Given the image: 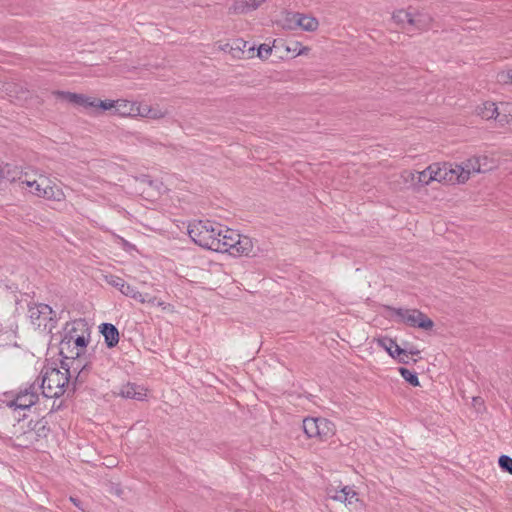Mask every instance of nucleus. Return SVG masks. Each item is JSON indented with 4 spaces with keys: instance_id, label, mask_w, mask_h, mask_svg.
Returning <instances> with one entry per match:
<instances>
[{
    "instance_id": "obj_1",
    "label": "nucleus",
    "mask_w": 512,
    "mask_h": 512,
    "mask_svg": "<svg viewBox=\"0 0 512 512\" xmlns=\"http://www.w3.org/2000/svg\"><path fill=\"white\" fill-rule=\"evenodd\" d=\"M188 234L197 245L209 250L232 256H255L250 237L215 222H193L188 226Z\"/></svg>"
},
{
    "instance_id": "obj_2",
    "label": "nucleus",
    "mask_w": 512,
    "mask_h": 512,
    "mask_svg": "<svg viewBox=\"0 0 512 512\" xmlns=\"http://www.w3.org/2000/svg\"><path fill=\"white\" fill-rule=\"evenodd\" d=\"M5 171L7 179L17 182L26 194L56 202H62L66 198L63 189L41 170L33 167L18 170L7 165L5 170H2Z\"/></svg>"
},
{
    "instance_id": "obj_3",
    "label": "nucleus",
    "mask_w": 512,
    "mask_h": 512,
    "mask_svg": "<svg viewBox=\"0 0 512 512\" xmlns=\"http://www.w3.org/2000/svg\"><path fill=\"white\" fill-rule=\"evenodd\" d=\"M69 369L61 371L57 368H46L42 371V381L38 389H42V393L47 398H58L65 392V387L69 383Z\"/></svg>"
},
{
    "instance_id": "obj_4",
    "label": "nucleus",
    "mask_w": 512,
    "mask_h": 512,
    "mask_svg": "<svg viewBox=\"0 0 512 512\" xmlns=\"http://www.w3.org/2000/svg\"><path fill=\"white\" fill-rule=\"evenodd\" d=\"M72 332H80L79 335H71L70 337H64L61 342V352L63 353L65 349H69L71 346L75 349L71 351V357L78 358L82 354H84L87 344L90 338V331L87 323L82 320L72 321Z\"/></svg>"
},
{
    "instance_id": "obj_5",
    "label": "nucleus",
    "mask_w": 512,
    "mask_h": 512,
    "mask_svg": "<svg viewBox=\"0 0 512 512\" xmlns=\"http://www.w3.org/2000/svg\"><path fill=\"white\" fill-rule=\"evenodd\" d=\"M38 399V387L37 385L32 384L29 387L20 390L11 399L6 396L3 403H5L7 407L12 408L14 413H16L19 410L30 409L37 403Z\"/></svg>"
},
{
    "instance_id": "obj_6",
    "label": "nucleus",
    "mask_w": 512,
    "mask_h": 512,
    "mask_svg": "<svg viewBox=\"0 0 512 512\" xmlns=\"http://www.w3.org/2000/svg\"><path fill=\"white\" fill-rule=\"evenodd\" d=\"M303 430L309 438L326 440L335 433V425L326 418H305Z\"/></svg>"
},
{
    "instance_id": "obj_7",
    "label": "nucleus",
    "mask_w": 512,
    "mask_h": 512,
    "mask_svg": "<svg viewBox=\"0 0 512 512\" xmlns=\"http://www.w3.org/2000/svg\"><path fill=\"white\" fill-rule=\"evenodd\" d=\"M390 310L398 317V321L411 327L429 330L434 326L433 321L417 309L390 308Z\"/></svg>"
},
{
    "instance_id": "obj_8",
    "label": "nucleus",
    "mask_w": 512,
    "mask_h": 512,
    "mask_svg": "<svg viewBox=\"0 0 512 512\" xmlns=\"http://www.w3.org/2000/svg\"><path fill=\"white\" fill-rule=\"evenodd\" d=\"M29 430H23V425L14 426L13 436L17 440H19V445L21 446H28L33 444L35 441L38 440V437L41 435V433H44L46 430L45 424H43L41 421H38L36 423H32L30 421L28 423Z\"/></svg>"
},
{
    "instance_id": "obj_9",
    "label": "nucleus",
    "mask_w": 512,
    "mask_h": 512,
    "mask_svg": "<svg viewBox=\"0 0 512 512\" xmlns=\"http://www.w3.org/2000/svg\"><path fill=\"white\" fill-rule=\"evenodd\" d=\"M468 166V159L461 162H446L447 185H462L468 182L471 177V170Z\"/></svg>"
},
{
    "instance_id": "obj_10",
    "label": "nucleus",
    "mask_w": 512,
    "mask_h": 512,
    "mask_svg": "<svg viewBox=\"0 0 512 512\" xmlns=\"http://www.w3.org/2000/svg\"><path fill=\"white\" fill-rule=\"evenodd\" d=\"M120 293L123 294L124 296L130 297L142 304L148 303L150 305H157V306L161 307L163 310L170 309L169 304H166L165 302L157 299V297L150 296L149 294H142L134 286L130 285L127 282H125Z\"/></svg>"
},
{
    "instance_id": "obj_11",
    "label": "nucleus",
    "mask_w": 512,
    "mask_h": 512,
    "mask_svg": "<svg viewBox=\"0 0 512 512\" xmlns=\"http://www.w3.org/2000/svg\"><path fill=\"white\" fill-rule=\"evenodd\" d=\"M328 495L331 499L344 503L346 506H354L360 501L357 492L350 486H344L340 490L330 488Z\"/></svg>"
},
{
    "instance_id": "obj_12",
    "label": "nucleus",
    "mask_w": 512,
    "mask_h": 512,
    "mask_svg": "<svg viewBox=\"0 0 512 512\" xmlns=\"http://www.w3.org/2000/svg\"><path fill=\"white\" fill-rule=\"evenodd\" d=\"M247 42L243 39H235L229 46V54L233 59H252L255 57V47L246 49Z\"/></svg>"
},
{
    "instance_id": "obj_13",
    "label": "nucleus",
    "mask_w": 512,
    "mask_h": 512,
    "mask_svg": "<svg viewBox=\"0 0 512 512\" xmlns=\"http://www.w3.org/2000/svg\"><path fill=\"white\" fill-rule=\"evenodd\" d=\"M496 161L488 156L472 157L468 159V168L471 170V174L486 173L493 170L496 167Z\"/></svg>"
},
{
    "instance_id": "obj_14",
    "label": "nucleus",
    "mask_w": 512,
    "mask_h": 512,
    "mask_svg": "<svg viewBox=\"0 0 512 512\" xmlns=\"http://www.w3.org/2000/svg\"><path fill=\"white\" fill-rule=\"evenodd\" d=\"M266 0H235L229 8L230 14H247L258 9Z\"/></svg>"
},
{
    "instance_id": "obj_15",
    "label": "nucleus",
    "mask_w": 512,
    "mask_h": 512,
    "mask_svg": "<svg viewBox=\"0 0 512 512\" xmlns=\"http://www.w3.org/2000/svg\"><path fill=\"white\" fill-rule=\"evenodd\" d=\"M118 395L124 398L143 401L147 396V389L134 383H126L120 387Z\"/></svg>"
},
{
    "instance_id": "obj_16",
    "label": "nucleus",
    "mask_w": 512,
    "mask_h": 512,
    "mask_svg": "<svg viewBox=\"0 0 512 512\" xmlns=\"http://www.w3.org/2000/svg\"><path fill=\"white\" fill-rule=\"evenodd\" d=\"M501 112L502 103H500V105L497 106L493 102H485L477 109V113L479 116L486 120L494 119L498 122L499 126H501Z\"/></svg>"
},
{
    "instance_id": "obj_17",
    "label": "nucleus",
    "mask_w": 512,
    "mask_h": 512,
    "mask_svg": "<svg viewBox=\"0 0 512 512\" xmlns=\"http://www.w3.org/2000/svg\"><path fill=\"white\" fill-rule=\"evenodd\" d=\"M52 309L46 304H39L29 309V317L38 326L42 325V319H51Z\"/></svg>"
},
{
    "instance_id": "obj_18",
    "label": "nucleus",
    "mask_w": 512,
    "mask_h": 512,
    "mask_svg": "<svg viewBox=\"0 0 512 512\" xmlns=\"http://www.w3.org/2000/svg\"><path fill=\"white\" fill-rule=\"evenodd\" d=\"M293 19L295 23L304 31L313 32L316 31L319 27L318 20L313 16L296 13L293 16Z\"/></svg>"
},
{
    "instance_id": "obj_19",
    "label": "nucleus",
    "mask_w": 512,
    "mask_h": 512,
    "mask_svg": "<svg viewBox=\"0 0 512 512\" xmlns=\"http://www.w3.org/2000/svg\"><path fill=\"white\" fill-rule=\"evenodd\" d=\"M100 332L104 336L105 342L108 347H114L119 342V332L117 328L110 323H103L100 326Z\"/></svg>"
},
{
    "instance_id": "obj_20",
    "label": "nucleus",
    "mask_w": 512,
    "mask_h": 512,
    "mask_svg": "<svg viewBox=\"0 0 512 512\" xmlns=\"http://www.w3.org/2000/svg\"><path fill=\"white\" fill-rule=\"evenodd\" d=\"M377 344L385 349L392 358H396V356L400 355H405L407 357V351L402 349L394 340L390 338L377 339Z\"/></svg>"
},
{
    "instance_id": "obj_21",
    "label": "nucleus",
    "mask_w": 512,
    "mask_h": 512,
    "mask_svg": "<svg viewBox=\"0 0 512 512\" xmlns=\"http://www.w3.org/2000/svg\"><path fill=\"white\" fill-rule=\"evenodd\" d=\"M135 102L126 99L115 100L114 115L134 118Z\"/></svg>"
},
{
    "instance_id": "obj_22",
    "label": "nucleus",
    "mask_w": 512,
    "mask_h": 512,
    "mask_svg": "<svg viewBox=\"0 0 512 512\" xmlns=\"http://www.w3.org/2000/svg\"><path fill=\"white\" fill-rule=\"evenodd\" d=\"M433 182L447 185L446 162H435L430 164Z\"/></svg>"
},
{
    "instance_id": "obj_23",
    "label": "nucleus",
    "mask_w": 512,
    "mask_h": 512,
    "mask_svg": "<svg viewBox=\"0 0 512 512\" xmlns=\"http://www.w3.org/2000/svg\"><path fill=\"white\" fill-rule=\"evenodd\" d=\"M431 21L432 19L429 15L421 12H413L409 26L418 30H424L429 27Z\"/></svg>"
},
{
    "instance_id": "obj_24",
    "label": "nucleus",
    "mask_w": 512,
    "mask_h": 512,
    "mask_svg": "<svg viewBox=\"0 0 512 512\" xmlns=\"http://www.w3.org/2000/svg\"><path fill=\"white\" fill-rule=\"evenodd\" d=\"M398 185L401 186H409L413 189H418L417 187V171L412 170H404L399 175Z\"/></svg>"
},
{
    "instance_id": "obj_25",
    "label": "nucleus",
    "mask_w": 512,
    "mask_h": 512,
    "mask_svg": "<svg viewBox=\"0 0 512 512\" xmlns=\"http://www.w3.org/2000/svg\"><path fill=\"white\" fill-rule=\"evenodd\" d=\"M432 182H433V178H432L430 165L427 166L422 171H417V187L418 188L423 187V186H428Z\"/></svg>"
},
{
    "instance_id": "obj_26",
    "label": "nucleus",
    "mask_w": 512,
    "mask_h": 512,
    "mask_svg": "<svg viewBox=\"0 0 512 512\" xmlns=\"http://www.w3.org/2000/svg\"><path fill=\"white\" fill-rule=\"evenodd\" d=\"M501 127L508 125L512 132V103H502Z\"/></svg>"
},
{
    "instance_id": "obj_27",
    "label": "nucleus",
    "mask_w": 512,
    "mask_h": 512,
    "mask_svg": "<svg viewBox=\"0 0 512 512\" xmlns=\"http://www.w3.org/2000/svg\"><path fill=\"white\" fill-rule=\"evenodd\" d=\"M412 14L413 12L411 11L398 10L393 13V19L397 24L402 25L403 27H405L406 25L409 26Z\"/></svg>"
},
{
    "instance_id": "obj_28",
    "label": "nucleus",
    "mask_w": 512,
    "mask_h": 512,
    "mask_svg": "<svg viewBox=\"0 0 512 512\" xmlns=\"http://www.w3.org/2000/svg\"><path fill=\"white\" fill-rule=\"evenodd\" d=\"M169 114L166 108L161 107L159 104L150 105L148 118L152 120H160Z\"/></svg>"
},
{
    "instance_id": "obj_29",
    "label": "nucleus",
    "mask_w": 512,
    "mask_h": 512,
    "mask_svg": "<svg viewBox=\"0 0 512 512\" xmlns=\"http://www.w3.org/2000/svg\"><path fill=\"white\" fill-rule=\"evenodd\" d=\"M114 109H115V100H110V99L100 100V99L96 98L94 112L112 111V113L114 114Z\"/></svg>"
},
{
    "instance_id": "obj_30",
    "label": "nucleus",
    "mask_w": 512,
    "mask_h": 512,
    "mask_svg": "<svg viewBox=\"0 0 512 512\" xmlns=\"http://www.w3.org/2000/svg\"><path fill=\"white\" fill-rule=\"evenodd\" d=\"M103 278H104V281H105L108 285H110V286H112V287L116 288L119 292L122 290V288H123V286H124V284H125V282H126V281H125L124 279H122L121 277L116 276V275H113V274H105V275L103 276Z\"/></svg>"
},
{
    "instance_id": "obj_31",
    "label": "nucleus",
    "mask_w": 512,
    "mask_h": 512,
    "mask_svg": "<svg viewBox=\"0 0 512 512\" xmlns=\"http://www.w3.org/2000/svg\"><path fill=\"white\" fill-rule=\"evenodd\" d=\"M399 373L412 386L417 387L420 385L418 377L414 372L401 367V368H399Z\"/></svg>"
},
{
    "instance_id": "obj_32",
    "label": "nucleus",
    "mask_w": 512,
    "mask_h": 512,
    "mask_svg": "<svg viewBox=\"0 0 512 512\" xmlns=\"http://www.w3.org/2000/svg\"><path fill=\"white\" fill-rule=\"evenodd\" d=\"M95 102H96V97L80 94L78 97L77 106H81L85 109H91L92 111H94Z\"/></svg>"
},
{
    "instance_id": "obj_33",
    "label": "nucleus",
    "mask_w": 512,
    "mask_h": 512,
    "mask_svg": "<svg viewBox=\"0 0 512 512\" xmlns=\"http://www.w3.org/2000/svg\"><path fill=\"white\" fill-rule=\"evenodd\" d=\"M54 95L59 98L63 99L69 103H72L74 105L78 104V97L80 94L78 93H72V92H66V91H56L54 92Z\"/></svg>"
},
{
    "instance_id": "obj_34",
    "label": "nucleus",
    "mask_w": 512,
    "mask_h": 512,
    "mask_svg": "<svg viewBox=\"0 0 512 512\" xmlns=\"http://www.w3.org/2000/svg\"><path fill=\"white\" fill-rule=\"evenodd\" d=\"M54 95L59 98L63 99L69 103H72L74 105L78 104V97L80 94L78 93H72V92H66V91H56L54 92Z\"/></svg>"
},
{
    "instance_id": "obj_35",
    "label": "nucleus",
    "mask_w": 512,
    "mask_h": 512,
    "mask_svg": "<svg viewBox=\"0 0 512 512\" xmlns=\"http://www.w3.org/2000/svg\"><path fill=\"white\" fill-rule=\"evenodd\" d=\"M149 107L150 105L141 102H135L134 117L148 118Z\"/></svg>"
},
{
    "instance_id": "obj_36",
    "label": "nucleus",
    "mask_w": 512,
    "mask_h": 512,
    "mask_svg": "<svg viewBox=\"0 0 512 512\" xmlns=\"http://www.w3.org/2000/svg\"><path fill=\"white\" fill-rule=\"evenodd\" d=\"M271 53H272L271 46H269L268 44H261L258 47L257 52L255 53V56L259 57L262 60H266L269 58Z\"/></svg>"
},
{
    "instance_id": "obj_37",
    "label": "nucleus",
    "mask_w": 512,
    "mask_h": 512,
    "mask_svg": "<svg viewBox=\"0 0 512 512\" xmlns=\"http://www.w3.org/2000/svg\"><path fill=\"white\" fill-rule=\"evenodd\" d=\"M499 465L504 470L512 474V458L507 455H502L499 458Z\"/></svg>"
},
{
    "instance_id": "obj_38",
    "label": "nucleus",
    "mask_w": 512,
    "mask_h": 512,
    "mask_svg": "<svg viewBox=\"0 0 512 512\" xmlns=\"http://www.w3.org/2000/svg\"><path fill=\"white\" fill-rule=\"evenodd\" d=\"M287 51H293L296 53V56L306 54L309 51L308 47H302L299 42H294L293 47L288 46L286 48Z\"/></svg>"
},
{
    "instance_id": "obj_39",
    "label": "nucleus",
    "mask_w": 512,
    "mask_h": 512,
    "mask_svg": "<svg viewBox=\"0 0 512 512\" xmlns=\"http://www.w3.org/2000/svg\"><path fill=\"white\" fill-rule=\"evenodd\" d=\"M499 81L512 84V70L499 74Z\"/></svg>"
},
{
    "instance_id": "obj_40",
    "label": "nucleus",
    "mask_w": 512,
    "mask_h": 512,
    "mask_svg": "<svg viewBox=\"0 0 512 512\" xmlns=\"http://www.w3.org/2000/svg\"><path fill=\"white\" fill-rule=\"evenodd\" d=\"M87 369V365H83L81 366V369L79 370L77 376H76V380L79 381V382H83L84 381V372L85 370Z\"/></svg>"
},
{
    "instance_id": "obj_41",
    "label": "nucleus",
    "mask_w": 512,
    "mask_h": 512,
    "mask_svg": "<svg viewBox=\"0 0 512 512\" xmlns=\"http://www.w3.org/2000/svg\"><path fill=\"white\" fill-rule=\"evenodd\" d=\"M231 45V43L229 42H219L218 43V49L221 50V51H224V52H228L229 53V46Z\"/></svg>"
},
{
    "instance_id": "obj_42",
    "label": "nucleus",
    "mask_w": 512,
    "mask_h": 512,
    "mask_svg": "<svg viewBox=\"0 0 512 512\" xmlns=\"http://www.w3.org/2000/svg\"><path fill=\"white\" fill-rule=\"evenodd\" d=\"M79 333L80 332H72V322L67 324L65 337H70L72 334L79 335Z\"/></svg>"
},
{
    "instance_id": "obj_43",
    "label": "nucleus",
    "mask_w": 512,
    "mask_h": 512,
    "mask_svg": "<svg viewBox=\"0 0 512 512\" xmlns=\"http://www.w3.org/2000/svg\"><path fill=\"white\" fill-rule=\"evenodd\" d=\"M396 358L398 359V361L400 363H403V364L409 363V354L408 353H407V357L405 355H400V356H396Z\"/></svg>"
},
{
    "instance_id": "obj_44",
    "label": "nucleus",
    "mask_w": 512,
    "mask_h": 512,
    "mask_svg": "<svg viewBox=\"0 0 512 512\" xmlns=\"http://www.w3.org/2000/svg\"><path fill=\"white\" fill-rule=\"evenodd\" d=\"M405 350L408 352L409 355H418L420 353V351L414 347Z\"/></svg>"
},
{
    "instance_id": "obj_45",
    "label": "nucleus",
    "mask_w": 512,
    "mask_h": 512,
    "mask_svg": "<svg viewBox=\"0 0 512 512\" xmlns=\"http://www.w3.org/2000/svg\"><path fill=\"white\" fill-rule=\"evenodd\" d=\"M80 366H81V363H80V361L78 360V361H74V362H73V366H72V368H73V370H74V371H76V370H78V369L80 368Z\"/></svg>"
},
{
    "instance_id": "obj_46",
    "label": "nucleus",
    "mask_w": 512,
    "mask_h": 512,
    "mask_svg": "<svg viewBox=\"0 0 512 512\" xmlns=\"http://www.w3.org/2000/svg\"><path fill=\"white\" fill-rule=\"evenodd\" d=\"M70 499H71V501H72L76 506H78L76 499H74V498H70Z\"/></svg>"
},
{
    "instance_id": "obj_47",
    "label": "nucleus",
    "mask_w": 512,
    "mask_h": 512,
    "mask_svg": "<svg viewBox=\"0 0 512 512\" xmlns=\"http://www.w3.org/2000/svg\"><path fill=\"white\" fill-rule=\"evenodd\" d=\"M139 282H140L141 284H146V281H145V280H139Z\"/></svg>"
},
{
    "instance_id": "obj_48",
    "label": "nucleus",
    "mask_w": 512,
    "mask_h": 512,
    "mask_svg": "<svg viewBox=\"0 0 512 512\" xmlns=\"http://www.w3.org/2000/svg\"><path fill=\"white\" fill-rule=\"evenodd\" d=\"M147 182H148L150 185H152V184H153V181H151V180H148Z\"/></svg>"
}]
</instances>
